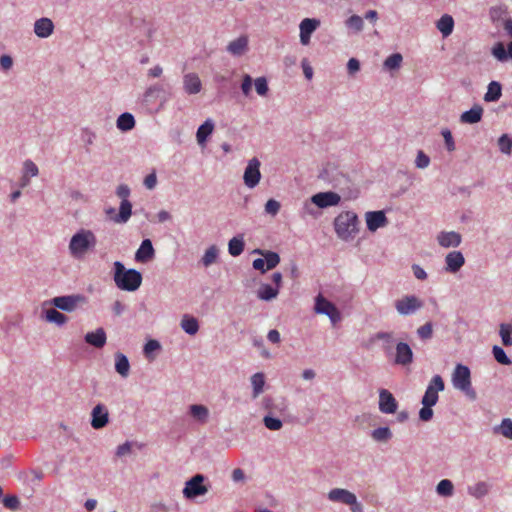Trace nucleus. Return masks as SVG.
<instances>
[{"instance_id":"1","label":"nucleus","mask_w":512,"mask_h":512,"mask_svg":"<svg viewBox=\"0 0 512 512\" xmlns=\"http://www.w3.org/2000/svg\"><path fill=\"white\" fill-rule=\"evenodd\" d=\"M97 245L96 235L88 229H80L70 239L69 253L75 259H83Z\"/></svg>"},{"instance_id":"2","label":"nucleus","mask_w":512,"mask_h":512,"mask_svg":"<svg viewBox=\"0 0 512 512\" xmlns=\"http://www.w3.org/2000/svg\"><path fill=\"white\" fill-rule=\"evenodd\" d=\"M114 282L124 291H135L142 283V275L135 269H126L120 261L114 262Z\"/></svg>"},{"instance_id":"3","label":"nucleus","mask_w":512,"mask_h":512,"mask_svg":"<svg viewBox=\"0 0 512 512\" xmlns=\"http://www.w3.org/2000/svg\"><path fill=\"white\" fill-rule=\"evenodd\" d=\"M359 219L355 212L344 211L341 212L334 219V229L338 236L343 241L352 240L359 232Z\"/></svg>"},{"instance_id":"4","label":"nucleus","mask_w":512,"mask_h":512,"mask_svg":"<svg viewBox=\"0 0 512 512\" xmlns=\"http://www.w3.org/2000/svg\"><path fill=\"white\" fill-rule=\"evenodd\" d=\"M452 385L456 390L461 391L465 396L474 401L477 398V393L472 387L470 369L463 365L457 364L452 373Z\"/></svg>"},{"instance_id":"5","label":"nucleus","mask_w":512,"mask_h":512,"mask_svg":"<svg viewBox=\"0 0 512 512\" xmlns=\"http://www.w3.org/2000/svg\"><path fill=\"white\" fill-rule=\"evenodd\" d=\"M328 499L332 502L343 503L350 506L351 512H363V506L358 502L354 493L343 488L331 489L328 493Z\"/></svg>"},{"instance_id":"6","label":"nucleus","mask_w":512,"mask_h":512,"mask_svg":"<svg viewBox=\"0 0 512 512\" xmlns=\"http://www.w3.org/2000/svg\"><path fill=\"white\" fill-rule=\"evenodd\" d=\"M254 253H258L263 257L255 259L252 264L255 270H259L262 273L275 268L280 263V256L276 252L256 249Z\"/></svg>"},{"instance_id":"7","label":"nucleus","mask_w":512,"mask_h":512,"mask_svg":"<svg viewBox=\"0 0 512 512\" xmlns=\"http://www.w3.org/2000/svg\"><path fill=\"white\" fill-rule=\"evenodd\" d=\"M205 477L202 474H196L185 483L183 496L186 499H195L203 496L208 492V488L204 485Z\"/></svg>"},{"instance_id":"8","label":"nucleus","mask_w":512,"mask_h":512,"mask_svg":"<svg viewBox=\"0 0 512 512\" xmlns=\"http://www.w3.org/2000/svg\"><path fill=\"white\" fill-rule=\"evenodd\" d=\"M395 309L402 316L415 314L423 307V302L415 295H406L395 301Z\"/></svg>"},{"instance_id":"9","label":"nucleus","mask_w":512,"mask_h":512,"mask_svg":"<svg viewBox=\"0 0 512 512\" xmlns=\"http://www.w3.org/2000/svg\"><path fill=\"white\" fill-rule=\"evenodd\" d=\"M86 302V298L80 294L66 295V296H58L54 297L51 300V304L55 306L57 309L72 312L74 311L78 305Z\"/></svg>"},{"instance_id":"10","label":"nucleus","mask_w":512,"mask_h":512,"mask_svg":"<svg viewBox=\"0 0 512 512\" xmlns=\"http://www.w3.org/2000/svg\"><path fill=\"white\" fill-rule=\"evenodd\" d=\"M314 310L317 314L328 316L333 324L337 323L341 319L340 312L336 306L324 298L321 294L315 298Z\"/></svg>"},{"instance_id":"11","label":"nucleus","mask_w":512,"mask_h":512,"mask_svg":"<svg viewBox=\"0 0 512 512\" xmlns=\"http://www.w3.org/2000/svg\"><path fill=\"white\" fill-rule=\"evenodd\" d=\"M445 388L444 381L440 375H435L432 377L430 383L428 384L424 396L422 397V404L436 405L438 401V393L443 391Z\"/></svg>"},{"instance_id":"12","label":"nucleus","mask_w":512,"mask_h":512,"mask_svg":"<svg viewBox=\"0 0 512 512\" xmlns=\"http://www.w3.org/2000/svg\"><path fill=\"white\" fill-rule=\"evenodd\" d=\"M260 165L261 163L256 157L249 160L243 176L244 183L248 188H254L258 185L261 178Z\"/></svg>"},{"instance_id":"13","label":"nucleus","mask_w":512,"mask_h":512,"mask_svg":"<svg viewBox=\"0 0 512 512\" xmlns=\"http://www.w3.org/2000/svg\"><path fill=\"white\" fill-rule=\"evenodd\" d=\"M340 201V195L332 191L319 192L311 197V202L319 208L336 206Z\"/></svg>"},{"instance_id":"14","label":"nucleus","mask_w":512,"mask_h":512,"mask_svg":"<svg viewBox=\"0 0 512 512\" xmlns=\"http://www.w3.org/2000/svg\"><path fill=\"white\" fill-rule=\"evenodd\" d=\"M379 410L384 414H393L397 411L398 403L393 394L386 390H379Z\"/></svg>"},{"instance_id":"15","label":"nucleus","mask_w":512,"mask_h":512,"mask_svg":"<svg viewBox=\"0 0 512 512\" xmlns=\"http://www.w3.org/2000/svg\"><path fill=\"white\" fill-rule=\"evenodd\" d=\"M365 220L367 229L375 232L377 229L385 227L388 224V219L384 211H368L365 213Z\"/></svg>"},{"instance_id":"16","label":"nucleus","mask_w":512,"mask_h":512,"mask_svg":"<svg viewBox=\"0 0 512 512\" xmlns=\"http://www.w3.org/2000/svg\"><path fill=\"white\" fill-rule=\"evenodd\" d=\"M413 362V351L405 342H399L395 347L394 364L407 366Z\"/></svg>"},{"instance_id":"17","label":"nucleus","mask_w":512,"mask_h":512,"mask_svg":"<svg viewBox=\"0 0 512 512\" xmlns=\"http://www.w3.org/2000/svg\"><path fill=\"white\" fill-rule=\"evenodd\" d=\"M320 26V20L315 18H305L299 25L300 42L302 45H308L311 35Z\"/></svg>"},{"instance_id":"18","label":"nucleus","mask_w":512,"mask_h":512,"mask_svg":"<svg viewBox=\"0 0 512 512\" xmlns=\"http://www.w3.org/2000/svg\"><path fill=\"white\" fill-rule=\"evenodd\" d=\"M91 426L94 429H101L109 422V412L105 405L97 404L91 412Z\"/></svg>"},{"instance_id":"19","label":"nucleus","mask_w":512,"mask_h":512,"mask_svg":"<svg viewBox=\"0 0 512 512\" xmlns=\"http://www.w3.org/2000/svg\"><path fill=\"white\" fill-rule=\"evenodd\" d=\"M437 241L441 247L456 248L462 242V236L455 231H441L437 236Z\"/></svg>"},{"instance_id":"20","label":"nucleus","mask_w":512,"mask_h":512,"mask_svg":"<svg viewBox=\"0 0 512 512\" xmlns=\"http://www.w3.org/2000/svg\"><path fill=\"white\" fill-rule=\"evenodd\" d=\"M446 271L450 273L458 272L465 264V258L460 251H451L445 257Z\"/></svg>"},{"instance_id":"21","label":"nucleus","mask_w":512,"mask_h":512,"mask_svg":"<svg viewBox=\"0 0 512 512\" xmlns=\"http://www.w3.org/2000/svg\"><path fill=\"white\" fill-rule=\"evenodd\" d=\"M155 256V250L150 239H144L135 253V260L139 263H147Z\"/></svg>"},{"instance_id":"22","label":"nucleus","mask_w":512,"mask_h":512,"mask_svg":"<svg viewBox=\"0 0 512 512\" xmlns=\"http://www.w3.org/2000/svg\"><path fill=\"white\" fill-rule=\"evenodd\" d=\"M183 87L188 94H197L201 91L202 83L195 73H188L183 77Z\"/></svg>"},{"instance_id":"23","label":"nucleus","mask_w":512,"mask_h":512,"mask_svg":"<svg viewBox=\"0 0 512 512\" xmlns=\"http://www.w3.org/2000/svg\"><path fill=\"white\" fill-rule=\"evenodd\" d=\"M54 30V24L51 19L43 17L38 19L34 24V32L40 38L49 37Z\"/></svg>"},{"instance_id":"24","label":"nucleus","mask_w":512,"mask_h":512,"mask_svg":"<svg viewBox=\"0 0 512 512\" xmlns=\"http://www.w3.org/2000/svg\"><path fill=\"white\" fill-rule=\"evenodd\" d=\"M248 42V37L246 35H241L237 39L231 41L226 49L234 56H242L248 49Z\"/></svg>"},{"instance_id":"25","label":"nucleus","mask_w":512,"mask_h":512,"mask_svg":"<svg viewBox=\"0 0 512 512\" xmlns=\"http://www.w3.org/2000/svg\"><path fill=\"white\" fill-rule=\"evenodd\" d=\"M483 115V108L480 105H474L468 111H465L460 116V121L466 124L478 123Z\"/></svg>"},{"instance_id":"26","label":"nucleus","mask_w":512,"mask_h":512,"mask_svg":"<svg viewBox=\"0 0 512 512\" xmlns=\"http://www.w3.org/2000/svg\"><path fill=\"white\" fill-rule=\"evenodd\" d=\"M106 333L103 328H98L94 332H88L85 335V341L96 348H102L106 344Z\"/></svg>"},{"instance_id":"27","label":"nucleus","mask_w":512,"mask_h":512,"mask_svg":"<svg viewBox=\"0 0 512 512\" xmlns=\"http://www.w3.org/2000/svg\"><path fill=\"white\" fill-rule=\"evenodd\" d=\"M189 415L198 423L204 424L208 421L209 410L201 404H193L189 406Z\"/></svg>"},{"instance_id":"28","label":"nucleus","mask_w":512,"mask_h":512,"mask_svg":"<svg viewBox=\"0 0 512 512\" xmlns=\"http://www.w3.org/2000/svg\"><path fill=\"white\" fill-rule=\"evenodd\" d=\"M375 340L383 341L382 349L386 356H390L393 352L394 338L392 332H377L374 335Z\"/></svg>"},{"instance_id":"29","label":"nucleus","mask_w":512,"mask_h":512,"mask_svg":"<svg viewBox=\"0 0 512 512\" xmlns=\"http://www.w3.org/2000/svg\"><path fill=\"white\" fill-rule=\"evenodd\" d=\"M115 370L124 378L129 375L130 364L128 358L120 352L115 354Z\"/></svg>"},{"instance_id":"30","label":"nucleus","mask_w":512,"mask_h":512,"mask_svg":"<svg viewBox=\"0 0 512 512\" xmlns=\"http://www.w3.org/2000/svg\"><path fill=\"white\" fill-rule=\"evenodd\" d=\"M437 29L444 37L449 36L453 32L454 20L452 16L444 14L436 23Z\"/></svg>"},{"instance_id":"31","label":"nucleus","mask_w":512,"mask_h":512,"mask_svg":"<svg viewBox=\"0 0 512 512\" xmlns=\"http://www.w3.org/2000/svg\"><path fill=\"white\" fill-rule=\"evenodd\" d=\"M278 294V288H275L270 284H261L257 290V297L263 301H270L276 298Z\"/></svg>"},{"instance_id":"32","label":"nucleus","mask_w":512,"mask_h":512,"mask_svg":"<svg viewBox=\"0 0 512 512\" xmlns=\"http://www.w3.org/2000/svg\"><path fill=\"white\" fill-rule=\"evenodd\" d=\"M371 438L377 443H386L393 437V433L389 427H378L371 432Z\"/></svg>"},{"instance_id":"33","label":"nucleus","mask_w":512,"mask_h":512,"mask_svg":"<svg viewBox=\"0 0 512 512\" xmlns=\"http://www.w3.org/2000/svg\"><path fill=\"white\" fill-rule=\"evenodd\" d=\"M251 385H252V397L256 399L263 391L265 385V376L263 373L258 372L252 375L251 377Z\"/></svg>"},{"instance_id":"34","label":"nucleus","mask_w":512,"mask_h":512,"mask_svg":"<svg viewBox=\"0 0 512 512\" xmlns=\"http://www.w3.org/2000/svg\"><path fill=\"white\" fill-rule=\"evenodd\" d=\"M214 125L212 121H205L197 130L196 137L199 145L204 146L207 138L213 132Z\"/></svg>"},{"instance_id":"35","label":"nucleus","mask_w":512,"mask_h":512,"mask_svg":"<svg viewBox=\"0 0 512 512\" xmlns=\"http://www.w3.org/2000/svg\"><path fill=\"white\" fill-rule=\"evenodd\" d=\"M132 214V204L129 200L121 201L120 207H119V213L114 218V221L116 223H126Z\"/></svg>"},{"instance_id":"36","label":"nucleus","mask_w":512,"mask_h":512,"mask_svg":"<svg viewBox=\"0 0 512 512\" xmlns=\"http://www.w3.org/2000/svg\"><path fill=\"white\" fill-rule=\"evenodd\" d=\"M502 95V88L500 83L496 81H492L488 85V89L486 94L484 95V100L486 102H495L500 99Z\"/></svg>"},{"instance_id":"37","label":"nucleus","mask_w":512,"mask_h":512,"mask_svg":"<svg viewBox=\"0 0 512 512\" xmlns=\"http://www.w3.org/2000/svg\"><path fill=\"white\" fill-rule=\"evenodd\" d=\"M490 490V485L484 481H480L473 486L468 487L469 495L475 497L476 499H480L488 494Z\"/></svg>"},{"instance_id":"38","label":"nucleus","mask_w":512,"mask_h":512,"mask_svg":"<svg viewBox=\"0 0 512 512\" xmlns=\"http://www.w3.org/2000/svg\"><path fill=\"white\" fill-rule=\"evenodd\" d=\"M244 238L242 235L233 237L228 243V252L236 257L239 256L244 250Z\"/></svg>"},{"instance_id":"39","label":"nucleus","mask_w":512,"mask_h":512,"mask_svg":"<svg viewBox=\"0 0 512 512\" xmlns=\"http://www.w3.org/2000/svg\"><path fill=\"white\" fill-rule=\"evenodd\" d=\"M135 126V119L132 114L126 112L117 119V128L121 131H129Z\"/></svg>"},{"instance_id":"40","label":"nucleus","mask_w":512,"mask_h":512,"mask_svg":"<svg viewBox=\"0 0 512 512\" xmlns=\"http://www.w3.org/2000/svg\"><path fill=\"white\" fill-rule=\"evenodd\" d=\"M45 319L46 321L55 323L59 326L64 325L68 320L66 315L53 308L45 311Z\"/></svg>"},{"instance_id":"41","label":"nucleus","mask_w":512,"mask_h":512,"mask_svg":"<svg viewBox=\"0 0 512 512\" xmlns=\"http://www.w3.org/2000/svg\"><path fill=\"white\" fill-rule=\"evenodd\" d=\"M182 329L189 335H194L199 329L198 321L196 318L184 315L181 320Z\"/></svg>"},{"instance_id":"42","label":"nucleus","mask_w":512,"mask_h":512,"mask_svg":"<svg viewBox=\"0 0 512 512\" xmlns=\"http://www.w3.org/2000/svg\"><path fill=\"white\" fill-rule=\"evenodd\" d=\"M493 432L505 438L512 439V420L510 418H504L500 425L493 428Z\"/></svg>"},{"instance_id":"43","label":"nucleus","mask_w":512,"mask_h":512,"mask_svg":"<svg viewBox=\"0 0 512 512\" xmlns=\"http://www.w3.org/2000/svg\"><path fill=\"white\" fill-rule=\"evenodd\" d=\"M436 493L442 497H451L454 493V485L451 480L443 479L436 486Z\"/></svg>"},{"instance_id":"44","label":"nucleus","mask_w":512,"mask_h":512,"mask_svg":"<svg viewBox=\"0 0 512 512\" xmlns=\"http://www.w3.org/2000/svg\"><path fill=\"white\" fill-rule=\"evenodd\" d=\"M499 335L504 346H512V325L502 323L499 328Z\"/></svg>"},{"instance_id":"45","label":"nucleus","mask_w":512,"mask_h":512,"mask_svg":"<svg viewBox=\"0 0 512 512\" xmlns=\"http://www.w3.org/2000/svg\"><path fill=\"white\" fill-rule=\"evenodd\" d=\"M403 57L400 53H393L384 61V67L388 70H395L401 66Z\"/></svg>"},{"instance_id":"46","label":"nucleus","mask_w":512,"mask_h":512,"mask_svg":"<svg viewBox=\"0 0 512 512\" xmlns=\"http://www.w3.org/2000/svg\"><path fill=\"white\" fill-rule=\"evenodd\" d=\"M491 54L500 62L508 60V49L506 50L504 44L501 42H498L493 46Z\"/></svg>"},{"instance_id":"47","label":"nucleus","mask_w":512,"mask_h":512,"mask_svg":"<svg viewBox=\"0 0 512 512\" xmlns=\"http://www.w3.org/2000/svg\"><path fill=\"white\" fill-rule=\"evenodd\" d=\"M492 353H493L495 360L498 363H500L502 365H510L512 363L511 359L507 356L506 352L504 351V349L502 347L494 345L492 348Z\"/></svg>"},{"instance_id":"48","label":"nucleus","mask_w":512,"mask_h":512,"mask_svg":"<svg viewBox=\"0 0 512 512\" xmlns=\"http://www.w3.org/2000/svg\"><path fill=\"white\" fill-rule=\"evenodd\" d=\"M264 426L271 431H278L283 427V422L279 418L266 415L263 418Z\"/></svg>"},{"instance_id":"49","label":"nucleus","mask_w":512,"mask_h":512,"mask_svg":"<svg viewBox=\"0 0 512 512\" xmlns=\"http://www.w3.org/2000/svg\"><path fill=\"white\" fill-rule=\"evenodd\" d=\"M498 146L503 154L510 155L512 150V139L507 134H503L498 139Z\"/></svg>"},{"instance_id":"50","label":"nucleus","mask_w":512,"mask_h":512,"mask_svg":"<svg viewBox=\"0 0 512 512\" xmlns=\"http://www.w3.org/2000/svg\"><path fill=\"white\" fill-rule=\"evenodd\" d=\"M345 24L348 28L353 29L355 32H360L363 30L364 22L363 19L358 15L350 16Z\"/></svg>"},{"instance_id":"51","label":"nucleus","mask_w":512,"mask_h":512,"mask_svg":"<svg viewBox=\"0 0 512 512\" xmlns=\"http://www.w3.org/2000/svg\"><path fill=\"white\" fill-rule=\"evenodd\" d=\"M417 335L421 340H429L433 336V325L427 322L417 329Z\"/></svg>"},{"instance_id":"52","label":"nucleus","mask_w":512,"mask_h":512,"mask_svg":"<svg viewBox=\"0 0 512 512\" xmlns=\"http://www.w3.org/2000/svg\"><path fill=\"white\" fill-rule=\"evenodd\" d=\"M254 85L258 95L265 96L268 93V82L265 77H258L255 80Z\"/></svg>"},{"instance_id":"53","label":"nucleus","mask_w":512,"mask_h":512,"mask_svg":"<svg viewBox=\"0 0 512 512\" xmlns=\"http://www.w3.org/2000/svg\"><path fill=\"white\" fill-rule=\"evenodd\" d=\"M441 134L444 138L446 149L449 152H452L456 149L455 142L452 136V133L449 129L445 128L441 131Z\"/></svg>"},{"instance_id":"54","label":"nucleus","mask_w":512,"mask_h":512,"mask_svg":"<svg viewBox=\"0 0 512 512\" xmlns=\"http://www.w3.org/2000/svg\"><path fill=\"white\" fill-rule=\"evenodd\" d=\"M430 164V158L422 151H418L416 159H415V165L419 169H425Z\"/></svg>"},{"instance_id":"55","label":"nucleus","mask_w":512,"mask_h":512,"mask_svg":"<svg viewBox=\"0 0 512 512\" xmlns=\"http://www.w3.org/2000/svg\"><path fill=\"white\" fill-rule=\"evenodd\" d=\"M422 405H423V407L419 411V419L421 421L428 422L433 417V410H432L433 405H429V404H422Z\"/></svg>"},{"instance_id":"56","label":"nucleus","mask_w":512,"mask_h":512,"mask_svg":"<svg viewBox=\"0 0 512 512\" xmlns=\"http://www.w3.org/2000/svg\"><path fill=\"white\" fill-rule=\"evenodd\" d=\"M24 175L26 176H37L39 173L38 167L31 160H26L23 164Z\"/></svg>"},{"instance_id":"57","label":"nucleus","mask_w":512,"mask_h":512,"mask_svg":"<svg viewBox=\"0 0 512 512\" xmlns=\"http://www.w3.org/2000/svg\"><path fill=\"white\" fill-rule=\"evenodd\" d=\"M280 210V203L274 199H269L265 204V212L272 216L276 215Z\"/></svg>"},{"instance_id":"58","label":"nucleus","mask_w":512,"mask_h":512,"mask_svg":"<svg viewBox=\"0 0 512 512\" xmlns=\"http://www.w3.org/2000/svg\"><path fill=\"white\" fill-rule=\"evenodd\" d=\"M216 257H217V250L214 247L209 248L205 252V254L202 258L203 264L205 266H209L210 264H212L215 261Z\"/></svg>"},{"instance_id":"59","label":"nucleus","mask_w":512,"mask_h":512,"mask_svg":"<svg viewBox=\"0 0 512 512\" xmlns=\"http://www.w3.org/2000/svg\"><path fill=\"white\" fill-rule=\"evenodd\" d=\"M3 504L6 508L16 510L19 507V499L16 496H6L3 499Z\"/></svg>"},{"instance_id":"60","label":"nucleus","mask_w":512,"mask_h":512,"mask_svg":"<svg viewBox=\"0 0 512 512\" xmlns=\"http://www.w3.org/2000/svg\"><path fill=\"white\" fill-rule=\"evenodd\" d=\"M252 88V78L249 75H245L241 84V90L245 96H248Z\"/></svg>"},{"instance_id":"61","label":"nucleus","mask_w":512,"mask_h":512,"mask_svg":"<svg viewBox=\"0 0 512 512\" xmlns=\"http://www.w3.org/2000/svg\"><path fill=\"white\" fill-rule=\"evenodd\" d=\"M347 70L350 75H354L360 70V62L356 58H350L347 63Z\"/></svg>"},{"instance_id":"62","label":"nucleus","mask_w":512,"mask_h":512,"mask_svg":"<svg viewBox=\"0 0 512 512\" xmlns=\"http://www.w3.org/2000/svg\"><path fill=\"white\" fill-rule=\"evenodd\" d=\"M160 349V344L157 340H149L144 346V353L149 356L153 351Z\"/></svg>"},{"instance_id":"63","label":"nucleus","mask_w":512,"mask_h":512,"mask_svg":"<svg viewBox=\"0 0 512 512\" xmlns=\"http://www.w3.org/2000/svg\"><path fill=\"white\" fill-rule=\"evenodd\" d=\"M412 271H413V274L416 279H418V280H426L427 279V273L420 265L413 264Z\"/></svg>"},{"instance_id":"64","label":"nucleus","mask_w":512,"mask_h":512,"mask_svg":"<svg viewBox=\"0 0 512 512\" xmlns=\"http://www.w3.org/2000/svg\"><path fill=\"white\" fill-rule=\"evenodd\" d=\"M157 184V176L155 172L148 174L144 179V185L147 189H154Z\"/></svg>"}]
</instances>
